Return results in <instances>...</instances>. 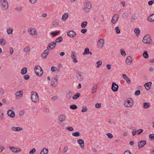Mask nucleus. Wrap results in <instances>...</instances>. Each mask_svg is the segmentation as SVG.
<instances>
[{
  "mask_svg": "<svg viewBox=\"0 0 154 154\" xmlns=\"http://www.w3.org/2000/svg\"><path fill=\"white\" fill-rule=\"evenodd\" d=\"M52 81H53V84H51V85H53L54 87L56 86L57 84V79L55 77H54L52 79Z\"/></svg>",
  "mask_w": 154,
  "mask_h": 154,
  "instance_id": "25",
  "label": "nucleus"
},
{
  "mask_svg": "<svg viewBox=\"0 0 154 154\" xmlns=\"http://www.w3.org/2000/svg\"><path fill=\"white\" fill-rule=\"evenodd\" d=\"M30 78V76L28 75H26L23 76V78L25 80H28Z\"/></svg>",
  "mask_w": 154,
  "mask_h": 154,
  "instance_id": "58",
  "label": "nucleus"
},
{
  "mask_svg": "<svg viewBox=\"0 0 154 154\" xmlns=\"http://www.w3.org/2000/svg\"><path fill=\"white\" fill-rule=\"evenodd\" d=\"M7 115L11 118H14L15 116V113L14 111L11 109H9L7 112Z\"/></svg>",
  "mask_w": 154,
  "mask_h": 154,
  "instance_id": "12",
  "label": "nucleus"
},
{
  "mask_svg": "<svg viewBox=\"0 0 154 154\" xmlns=\"http://www.w3.org/2000/svg\"><path fill=\"white\" fill-rule=\"evenodd\" d=\"M97 65V67L99 68L100 66L102 64V61L101 60H99L96 62Z\"/></svg>",
  "mask_w": 154,
  "mask_h": 154,
  "instance_id": "50",
  "label": "nucleus"
},
{
  "mask_svg": "<svg viewBox=\"0 0 154 154\" xmlns=\"http://www.w3.org/2000/svg\"><path fill=\"white\" fill-rule=\"evenodd\" d=\"M149 137L151 140L154 139V134H151L149 135Z\"/></svg>",
  "mask_w": 154,
  "mask_h": 154,
  "instance_id": "60",
  "label": "nucleus"
},
{
  "mask_svg": "<svg viewBox=\"0 0 154 154\" xmlns=\"http://www.w3.org/2000/svg\"><path fill=\"white\" fill-rule=\"evenodd\" d=\"M49 52V51L48 50L46 49L44 51V52L42 54V57L46 59L47 56Z\"/></svg>",
  "mask_w": 154,
  "mask_h": 154,
  "instance_id": "19",
  "label": "nucleus"
},
{
  "mask_svg": "<svg viewBox=\"0 0 154 154\" xmlns=\"http://www.w3.org/2000/svg\"><path fill=\"white\" fill-rule=\"evenodd\" d=\"M72 92L69 91L66 93V98L67 99H69L71 98L72 96Z\"/></svg>",
  "mask_w": 154,
  "mask_h": 154,
  "instance_id": "21",
  "label": "nucleus"
},
{
  "mask_svg": "<svg viewBox=\"0 0 154 154\" xmlns=\"http://www.w3.org/2000/svg\"><path fill=\"white\" fill-rule=\"evenodd\" d=\"M60 32L59 31H55L51 33V34L52 36H54L57 35V34L60 33Z\"/></svg>",
  "mask_w": 154,
  "mask_h": 154,
  "instance_id": "42",
  "label": "nucleus"
},
{
  "mask_svg": "<svg viewBox=\"0 0 154 154\" xmlns=\"http://www.w3.org/2000/svg\"><path fill=\"white\" fill-rule=\"evenodd\" d=\"M76 77L79 80L82 81L83 78L82 75L80 74V73H76Z\"/></svg>",
  "mask_w": 154,
  "mask_h": 154,
  "instance_id": "26",
  "label": "nucleus"
},
{
  "mask_svg": "<svg viewBox=\"0 0 154 154\" xmlns=\"http://www.w3.org/2000/svg\"><path fill=\"white\" fill-rule=\"evenodd\" d=\"M137 131V134L138 135H140L143 131V130L142 129H140L138 130Z\"/></svg>",
  "mask_w": 154,
  "mask_h": 154,
  "instance_id": "59",
  "label": "nucleus"
},
{
  "mask_svg": "<svg viewBox=\"0 0 154 154\" xmlns=\"http://www.w3.org/2000/svg\"><path fill=\"white\" fill-rule=\"evenodd\" d=\"M115 30H116V32L117 34H119L120 33V31L118 27L115 28Z\"/></svg>",
  "mask_w": 154,
  "mask_h": 154,
  "instance_id": "57",
  "label": "nucleus"
},
{
  "mask_svg": "<svg viewBox=\"0 0 154 154\" xmlns=\"http://www.w3.org/2000/svg\"><path fill=\"white\" fill-rule=\"evenodd\" d=\"M63 41V38L61 36H59L55 40L56 43H60L62 42Z\"/></svg>",
  "mask_w": 154,
  "mask_h": 154,
  "instance_id": "36",
  "label": "nucleus"
},
{
  "mask_svg": "<svg viewBox=\"0 0 154 154\" xmlns=\"http://www.w3.org/2000/svg\"><path fill=\"white\" fill-rule=\"evenodd\" d=\"M119 17V16L118 14H116L114 15L112 17L111 20L112 23L113 24H115L118 20Z\"/></svg>",
  "mask_w": 154,
  "mask_h": 154,
  "instance_id": "10",
  "label": "nucleus"
},
{
  "mask_svg": "<svg viewBox=\"0 0 154 154\" xmlns=\"http://www.w3.org/2000/svg\"><path fill=\"white\" fill-rule=\"evenodd\" d=\"M10 149L14 153L19 152L21 151V150L19 148H15L14 147L12 146L10 147Z\"/></svg>",
  "mask_w": 154,
  "mask_h": 154,
  "instance_id": "15",
  "label": "nucleus"
},
{
  "mask_svg": "<svg viewBox=\"0 0 154 154\" xmlns=\"http://www.w3.org/2000/svg\"><path fill=\"white\" fill-rule=\"evenodd\" d=\"M148 20L150 22H154V14L150 15L147 18Z\"/></svg>",
  "mask_w": 154,
  "mask_h": 154,
  "instance_id": "24",
  "label": "nucleus"
},
{
  "mask_svg": "<svg viewBox=\"0 0 154 154\" xmlns=\"http://www.w3.org/2000/svg\"><path fill=\"white\" fill-rule=\"evenodd\" d=\"M11 129L12 130L15 131H19L22 130L23 129L22 128L19 127H13L11 128Z\"/></svg>",
  "mask_w": 154,
  "mask_h": 154,
  "instance_id": "27",
  "label": "nucleus"
},
{
  "mask_svg": "<svg viewBox=\"0 0 154 154\" xmlns=\"http://www.w3.org/2000/svg\"><path fill=\"white\" fill-rule=\"evenodd\" d=\"M119 85L114 82L112 83L111 89L113 92H116L118 90Z\"/></svg>",
  "mask_w": 154,
  "mask_h": 154,
  "instance_id": "8",
  "label": "nucleus"
},
{
  "mask_svg": "<svg viewBox=\"0 0 154 154\" xmlns=\"http://www.w3.org/2000/svg\"><path fill=\"white\" fill-rule=\"evenodd\" d=\"M13 31V29L11 27H9L7 29V33L8 34H11Z\"/></svg>",
  "mask_w": 154,
  "mask_h": 154,
  "instance_id": "40",
  "label": "nucleus"
},
{
  "mask_svg": "<svg viewBox=\"0 0 154 154\" xmlns=\"http://www.w3.org/2000/svg\"><path fill=\"white\" fill-rule=\"evenodd\" d=\"M36 152V149L35 148H33L29 152L30 154H33Z\"/></svg>",
  "mask_w": 154,
  "mask_h": 154,
  "instance_id": "55",
  "label": "nucleus"
},
{
  "mask_svg": "<svg viewBox=\"0 0 154 154\" xmlns=\"http://www.w3.org/2000/svg\"><path fill=\"white\" fill-rule=\"evenodd\" d=\"M72 136L75 137H78L80 135V133L79 131H76L75 132L73 133L72 134Z\"/></svg>",
  "mask_w": 154,
  "mask_h": 154,
  "instance_id": "34",
  "label": "nucleus"
},
{
  "mask_svg": "<svg viewBox=\"0 0 154 154\" xmlns=\"http://www.w3.org/2000/svg\"><path fill=\"white\" fill-rule=\"evenodd\" d=\"M70 108L72 109L75 110L77 108V106L75 104H72L70 106Z\"/></svg>",
  "mask_w": 154,
  "mask_h": 154,
  "instance_id": "47",
  "label": "nucleus"
},
{
  "mask_svg": "<svg viewBox=\"0 0 154 154\" xmlns=\"http://www.w3.org/2000/svg\"><path fill=\"white\" fill-rule=\"evenodd\" d=\"M29 32L31 35H35L37 33L35 29H32L30 30Z\"/></svg>",
  "mask_w": 154,
  "mask_h": 154,
  "instance_id": "44",
  "label": "nucleus"
},
{
  "mask_svg": "<svg viewBox=\"0 0 154 154\" xmlns=\"http://www.w3.org/2000/svg\"><path fill=\"white\" fill-rule=\"evenodd\" d=\"M97 87V84H95L94 85L92 90V93L94 94L96 92Z\"/></svg>",
  "mask_w": 154,
  "mask_h": 154,
  "instance_id": "39",
  "label": "nucleus"
},
{
  "mask_svg": "<svg viewBox=\"0 0 154 154\" xmlns=\"http://www.w3.org/2000/svg\"><path fill=\"white\" fill-rule=\"evenodd\" d=\"M134 101L132 99L129 98L125 101L124 105L125 107H128L132 106L133 105Z\"/></svg>",
  "mask_w": 154,
  "mask_h": 154,
  "instance_id": "4",
  "label": "nucleus"
},
{
  "mask_svg": "<svg viewBox=\"0 0 154 154\" xmlns=\"http://www.w3.org/2000/svg\"><path fill=\"white\" fill-rule=\"evenodd\" d=\"M34 70L36 74L38 76H41L43 74L42 69L39 66H36L35 67Z\"/></svg>",
  "mask_w": 154,
  "mask_h": 154,
  "instance_id": "2",
  "label": "nucleus"
},
{
  "mask_svg": "<svg viewBox=\"0 0 154 154\" xmlns=\"http://www.w3.org/2000/svg\"><path fill=\"white\" fill-rule=\"evenodd\" d=\"M58 119L59 121L63 122L66 120V116L64 114L61 115L58 117Z\"/></svg>",
  "mask_w": 154,
  "mask_h": 154,
  "instance_id": "11",
  "label": "nucleus"
},
{
  "mask_svg": "<svg viewBox=\"0 0 154 154\" xmlns=\"http://www.w3.org/2000/svg\"><path fill=\"white\" fill-rule=\"evenodd\" d=\"M123 154H132V153L129 150H127L124 152Z\"/></svg>",
  "mask_w": 154,
  "mask_h": 154,
  "instance_id": "64",
  "label": "nucleus"
},
{
  "mask_svg": "<svg viewBox=\"0 0 154 154\" xmlns=\"http://www.w3.org/2000/svg\"><path fill=\"white\" fill-rule=\"evenodd\" d=\"M87 29H82L81 31V32L82 33L85 34L87 32Z\"/></svg>",
  "mask_w": 154,
  "mask_h": 154,
  "instance_id": "63",
  "label": "nucleus"
},
{
  "mask_svg": "<svg viewBox=\"0 0 154 154\" xmlns=\"http://www.w3.org/2000/svg\"><path fill=\"white\" fill-rule=\"evenodd\" d=\"M85 6L83 8V10L85 12H88L91 8V5L90 2H86L84 5Z\"/></svg>",
  "mask_w": 154,
  "mask_h": 154,
  "instance_id": "5",
  "label": "nucleus"
},
{
  "mask_svg": "<svg viewBox=\"0 0 154 154\" xmlns=\"http://www.w3.org/2000/svg\"><path fill=\"white\" fill-rule=\"evenodd\" d=\"M23 51L25 52L26 54H28L30 51V48L29 46H26L24 48Z\"/></svg>",
  "mask_w": 154,
  "mask_h": 154,
  "instance_id": "29",
  "label": "nucleus"
},
{
  "mask_svg": "<svg viewBox=\"0 0 154 154\" xmlns=\"http://www.w3.org/2000/svg\"><path fill=\"white\" fill-rule=\"evenodd\" d=\"M106 135L108 136V137L110 139H111L113 137V136L111 133H107Z\"/></svg>",
  "mask_w": 154,
  "mask_h": 154,
  "instance_id": "53",
  "label": "nucleus"
},
{
  "mask_svg": "<svg viewBox=\"0 0 154 154\" xmlns=\"http://www.w3.org/2000/svg\"><path fill=\"white\" fill-rule=\"evenodd\" d=\"M134 31L136 36H137L140 35V31L139 28H135L134 29Z\"/></svg>",
  "mask_w": 154,
  "mask_h": 154,
  "instance_id": "32",
  "label": "nucleus"
},
{
  "mask_svg": "<svg viewBox=\"0 0 154 154\" xmlns=\"http://www.w3.org/2000/svg\"><path fill=\"white\" fill-rule=\"evenodd\" d=\"M78 143L82 149L84 148V142L82 140L79 139L77 140Z\"/></svg>",
  "mask_w": 154,
  "mask_h": 154,
  "instance_id": "17",
  "label": "nucleus"
},
{
  "mask_svg": "<svg viewBox=\"0 0 154 154\" xmlns=\"http://www.w3.org/2000/svg\"><path fill=\"white\" fill-rule=\"evenodd\" d=\"M137 19V17L135 15H132L131 18V21L133 23L135 22V20Z\"/></svg>",
  "mask_w": 154,
  "mask_h": 154,
  "instance_id": "46",
  "label": "nucleus"
},
{
  "mask_svg": "<svg viewBox=\"0 0 154 154\" xmlns=\"http://www.w3.org/2000/svg\"><path fill=\"white\" fill-rule=\"evenodd\" d=\"M23 94V92L22 91H20L17 92L15 94L16 97H21Z\"/></svg>",
  "mask_w": 154,
  "mask_h": 154,
  "instance_id": "30",
  "label": "nucleus"
},
{
  "mask_svg": "<svg viewBox=\"0 0 154 154\" xmlns=\"http://www.w3.org/2000/svg\"><path fill=\"white\" fill-rule=\"evenodd\" d=\"M82 108V109L81 110V112H85L88 110V109L86 106H83Z\"/></svg>",
  "mask_w": 154,
  "mask_h": 154,
  "instance_id": "49",
  "label": "nucleus"
},
{
  "mask_svg": "<svg viewBox=\"0 0 154 154\" xmlns=\"http://www.w3.org/2000/svg\"><path fill=\"white\" fill-rule=\"evenodd\" d=\"M90 53V51L89 48H86L84 52L83 53V55H85L86 54H89Z\"/></svg>",
  "mask_w": 154,
  "mask_h": 154,
  "instance_id": "35",
  "label": "nucleus"
},
{
  "mask_svg": "<svg viewBox=\"0 0 154 154\" xmlns=\"http://www.w3.org/2000/svg\"><path fill=\"white\" fill-rule=\"evenodd\" d=\"M48 149L46 148H44L42 150L40 154H48Z\"/></svg>",
  "mask_w": 154,
  "mask_h": 154,
  "instance_id": "23",
  "label": "nucleus"
},
{
  "mask_svg": "<svg viewBox=\"0 0 154 154\" xmlns=\"http://www.w3.org/2000/svg\"><path fill=\"white\" fill-rule=\"evenodd\" d=\"M143 56L146 58H148L149 57V55L146 51H144L143 54Z\"/></svg>",
  "mask_w": 154,
  "mask_h": 154,
  "instance_id": "41",
  "label": "nucleus"
},
{
  "mask_svg": "<svg viewBox=\"0 0 154 154\" xmlns=\"http://www.w3.org/2000/svg\"><path fill=\"white\" fill-rule=\"evenodd\" d=\"M140 94V90L136 91L134 93V95L135 96H138Z\"/></svg>",
  "mask_w": 154,
  "mask_h": 154,
  "instance_id": "56",
  "label": "nucleus"
},
{
  "mask_svg": "<svg viewBox=\"0 0 154 154\" xmlns=\"http://www.w3.org/2000/svg\"><path fill=\"white\" fill-rule=\"evenodd\" d=\"M31 99L33 102L36 103L39 100L38 95L36 92H32L31 95Z\"/></svg>",
  "mask_w": 154,
  "mask_h": 154,
  "instance_id": "1",
  "label": "nucleus"
},
{
  "mask_svg": "<svg viewBox=\"0 0 154 154\" xmlns=\"http://www.w3.org/2000/svg\"><path fill=\"white\" fill-rule=\"evenodd\" d=\"M68 17V13H64L63 15L62 18V20L63 21L66 20Z\"/></svg>",
  "mask_w": 154,
  "mask_h": 154,
  "instance_id": "28",
  "label": "nucleus"
},
{
  "mask_svg": "<svg viewBox=\"0 0 154 154\" xmlns=\"http://www.w3.org/2000/svg\"><path fill=\"white\" fill-rule=\"evenodd\" d=\"M152 83L151 82H149L145 84L144 85L146 89L147 90H148L150 89Z\"/></svg>",
  "mask_w": 154,
  "mask_h": 154,
  "instance_id": "22",
  "label": "nucleus"
},
{
  "mask_svg": "<svg viewBox=\"0 0 154 154\" xmlns=\"http://www.w3.org/2000/svg\"><path fill=\"white\" fill-rule=\"evenodd\" d=\"M6 43V41L3 38L0 39V43L1 45H4Z\"/></svg>",
  "mask_w": 154,
  "mask_h": 154,
  "instance_id": "43",
  "label": "nucleus"
},
{
  "mask_svg": "<svg viewBox=\"0 0 154 154\" xmlns=\"http://www.w3.org/2000/svg\"><path fill=\"white\" fill-rule=\"evenodd\" d=\"M104 44V40L103 38L100 39L98 42V47H100L102 48Z\"/></svg>",
  "mask_w": 154,
  "mask_h": 154,
  "instance_id": "18",
  "label": "nucleus"
},
{
  "mask_svg": "<svg viewBox=\"0 0 154 154\" xmlns=\"http://www.w3.org/2000/svg\"><path fill=\"white\" fill-rule=\"evenodd\" d=\"M152 41V40L150 36L148 34L145 35L142 40L143 42L144 43L146 44H151L150 42Z\"/></svg>",
  "mask_w": 154,
  "mask_h": 154,
  "instance_id": "3",
  "label": "nucleus"
},
{
  "mask_svg": "<svg viewBox=\"0 0 154 154\" xmlns=\"http://www.w3.org/2000/svg\"><path fill=\"white\" fill-rule=\"evenodd\" d=\"M122 77L123 79L126 81L127 83L128 84H130L131 82V81L130 79L128 78L125 74L122 75Z\"/></svg>",
  "mask_w": 154,
  "mask_h": 154,
  "instance_id": "20",
  "label": "nucleus"
},
{
  "mask_svg": "<svg viewBox=\"0 0 154 154\" xmlns=\"http://www.w3.org/2000/svg\"><path fill=\"white\" fill-rule=\"evenodd\" d=\"M57 69V68L55 66H52L51 68V70L52 72H54Z\"/></svg>",
  "mask_w": 154,
  "mask_h": 154,
  "instance_id": "62",
  "label": "nucleus"
},
{
  "mask_svg": "<svg viewBox=\"0 0 154 154\" xmlns=\"http://www.w3.org/2000/svg\"><path fill=\"white\" fill-rule=\"evenodd\" d=\"M122 17L123 19H125L128 17L127 14L125 13H124L122 14Z\"/></svg>",
  "mask_w": 154,
  "mask_h": 154,
  "instance_id": "52",
  "label": "nucleus"
},
{
  "mask_svg": "<svg viewBox=\"0 0 154 154\" xmlns=\"http://www.w3.org/2000/svg\"><path fill=\"white\" fill-rule=\"evenodd\" d=\"M87 22L86 21H84L82 22L81 24V26L83 28L85 27L87 25Z\"/></svg>",
  "mask_w": 154,
  "mask_h": 154,
  "instance_id": "45",
  "label": "nucleus"
},
{
  "mask_svg": "<svg viewBox=\"0 0 154 154\" xmlns=\"http://www.w3.org/2000/svg\"><path fill=\"white\" fill-rule=\"evenodd\" d=\"M59 25V21L57 20H56L52 26L54 28L57 27Z\"/></svg>",
  "mask_w": 154,
  "mask_h": 154,
  "instance_id": "37",
  "label": "nucleus"
},
{
  "mask_svg": "<svg viewBox=\"0 0 154 154\" xmlns=\"http://www.w3.org/2000/svg\"><path fill=\"white\" fill-rule=\"evenodd\" d=\"M67 35L69 37L73 38L76 36V33L73 30H71L67 32Z\"/></svg>",
  "mask_w": 154,
  "mask_h": 154,
  "instance_id": "9",
  "label": "nucleus"
},
{
  "mask_svg": "<svg viewBox=\"0 0 154 154\" xmlns=\"http://www.w3.org/2000/svg\"><path fill=\"white\" fill-rule=\"evenodd\" d=\"M81 94L80 93H77L72 97V98L73 99L75 100L79 98Z\"/></svg>",
  "mask_w": 154,
  "mask_h": 154,
  "instance_id": "38",
  "label": "nucleus"
},
{
  "mask_svg": "<svg viewBox=\"0 0 154 154\" xmlns=\"http://www.w3.org/2000/svg\"><path fill=\"white\" fill-rule=\"evenodd\" d=\"M126 63L128 65H130L132 64V60L131 59V57L130 56L127 57L126 59Z\"/></svg>",
  "mask_w": 154,
  "mask_h": 154,
  "instance_id": "16",
  "label": "nucleus"
},
{
  "mask_svg": "<svg viewBox=\"0 0 154 154\" xmlns=\"http://www.w3.org/2000/svg\"><path fill=\"white\" fill-rule=\"evenodd\" d=\"M143 108L145 109H147L150 107V105L149 103H144L143 104Z\"/></svg>",
  "mask_w": 154,
  "mask_h": 154,
  "instance_id": "33",
  "label": "nucleus"
},
{
  "mask_svg": "<svg viewBox=\"0 0 154 154\" xmlns=\"http://www.w3.org/2000/svg\"><path fill=\"white\" fill-rule=\"evenodd\" d=\"M27 68L26 67L23 68L21 70V74L22 75H24L27 73Z\"/></svg>",
  "mask_w": 154,
  "mask_h": 154,
  "instance_id": "31",
  "label": "nucleus"
},
{
  "mask_svg": "<svg viewBox=\"0 0 154 154\" xmlns=\"http://www.w3.org/2000/svg\"><path fill=\"white\" fill-rule=\"evenodd\" d=\"M66 129L70 131H72L74 130V129L72 127L69 126L66 127Z\"/></svg>",
  "mask_w": 154,
  "mask_h": 154,
  "instance_id": "54",
  "label": "nucleus"
},
{
  "mask_svg": "<svg viewBox=\"0 0 154 154\" xmlns=\"http://www.w3.org/2000/svg\"><path fill=\"white\" fill-rule=\"evenodd\" d=\"M4 111L2 110H0V119L2 120L3 117Z\"/></svg>",
  "mask_w": 154,
  "mask_h": 154,
  "instance_id": "48",
  "label": "nucleus"
},
{
  "mask_svg": "<svg viewBox=\"0 0 154 154\" xmlns=\"http://www.w3.org/2000/svg\"><path fill=\"white\" fill-rule=\"evenodd\" d=\"M101 103H97L95 104V106L97 108H100L101 107Z\"/></svg>",
  "mask_w": 154,
  "mask_h": 154,
  "instance_id": "61",
  "label": "nucleus"
},
{
  "mask_svg": "<svg viewBox=\"0 0 154 154\" xmlns=\"http://www.w3.org/2000/svg\"><path fill=\"white\" fill-rule=\"evenodd\" d=\"M71 53V57L73 59V62L74 63H77L78 62V60L76 59L77 56L75 52L72 51Z\"/></svg>",
  "mask_w": 154,
  "mask_h": 154,
  "instance_id": "14",
  "label": "nucleus"
},
{
  "mask_svg": "<svg viewBox=\"0 0 154 154\" xmlns=\"http://www.w3.org/2000/svg\"><path fill=\"white\" fill-rule=\"evenodd\" d=\"M120 51L121 52V54L123 56H126V53L124 51H123V49H121L120 50Z\"/></svg>",
  "mask_w": 154,
  "mask_h": 154,
  "instance_id": "51",
  "label": "nucleus"
},
{
  "mask_svg": "<svg viewBox=\"0 0 154 154\" xmlns=\"http://www.w3.org/2000/svg\"><path fill=\"white\" fill-rule=\"evenodd\" d=\"M0 2L1 3V7L3 10H5L8 9V5L6 0H1Z\"/></svg>",
  "mask_w": 154,
  "mask_h": 154,
  "instance_id": "6",
  "label": "nucleus"
},
{
  "mask_svg": "<svg viewBox=\"0 0 154 154\" xmlns=\"http://www.w3.org/2000/svg\"><path fill=\"white\" fill-rule=\"evenodd\" d=\"M146 140H141L138 143V146L139 148L143 147L146 144Z\"/></svg>",
  "mask_w": 154,
  "mask_h": 154,
  "instance_id": "13",
  "label": "nucleus"
},
{
  "mask_svg": "<svg viewBox=\"0 0 154 154\" xmlns=\"http://www.w3.org/2000/svg\"><path fill=\"white\" fill-rule=\"evenodd\" d=\"M57 43L55 42H52L48 44V47H47V49L48 50H53L55 48Z\"/></svg>",
  "mask_w": 154,
  "mask_h": 154,
  "instance_id": "7",
  "label": "nucleus"
}]
</instances>
